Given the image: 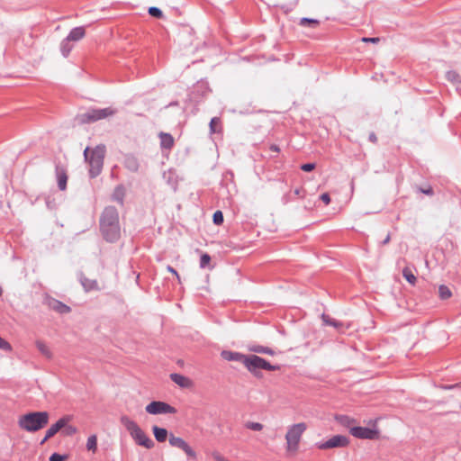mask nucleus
<instances>
[{
  "mask_svg": "<svg viewBox=\"0 0 461 461\" xmlns=\"http://www.w3.org/2000/svg\"><path fill=\"white\" fill-rule=\"evenodd\" d=\"M49 438H47V434H45V437L41 439L40 442L41 445H43Z\"/></svg>",
  "mask_w": 461,
  "mask_h": 461,
  "instance_id": "51",
  "label": "nucleus"
},
{
  "mask_svg": "<svg viewBox=\"0 0 461 461\" xmlns=\"http://www.w3.org/2000/svg\"><path fill=\"white\" fill-rule=\"evenodd\" d=\"M316 164L315 163H305L301 165L300 168L304 172H311L313 169H315Z\"/></svg>",
  "mask_w": 461,
  "mask_h": 461,
  "instance_id": "42",
  "label": "nucleus"
},
{
  "mask_svg": "<svg viewBox=\"0 0 461 461\" xmlns=\"http://www.w3.org/2000/svg\"><path fill=\"white\" fill-rule=\"evenodd\" d=\"M125 167L131 172H136L139 169L138 159L133 156H127L124 160Z\"/></svg>",
  "mask_w": 461,
  "mask_h": 461,
  "instance_id": "23",
  "label": "nucleus"
},
{
  "mask_svg": "<svg viewBox=\"0 0 461 461\" xmlns=\"http://www.w3.org/2000/svg\"><path fill=\"white\" fill-rule=\"evenodd\" d=\"M320 22L316 19L303 17L300 20L299 25L303 27L315 28L319 25Z\"/></svg>",
  "mask_w": 461,
  "mask_h": 461,
  "instance_id": "28",
  "label": "nucleus"
},
{
  "mask_svg": "<svg viewBox=\"0 0 461 461\" xmlns=\"http://www.w3.org/2000/svg\"><path fill=\"white\" fill-rule=\"evenodd\" d=\"M167 271H168V272H170V273H172L174 276H176V277L177 278L178 283H181L180 276H179V275H178L177 271H176L173 267H171V266H167Z\"/></svg>",
  "mask_w": 461,
  "mask_h": 461,
  "instance_id": "44",
  "label": "nucleus"
},
{
  "mask_svg": "<svg viewBox=\"0 0 461 461\" xmlns=\"http://www.w3.org/2000/svg\"><path fill=\"white\" fill-rule=\"evenodd\" d=\"M350 434L361 439H376L379 438V430L377 429H370L367 427L354 426L350 428Z\"/></svg>",
  "mask_w": 461,
  "mask_h": 461,
  "instance_id": "10",
  "label": "nucleus"
},
{
  "mask_svg": "<svg viewBox=\"0 0 461 461\" xmlns=\"http://www.w3.org/2000/svg\"><path fill=\"white\" fill-rule=\"evenodd\" d=\"M116 111L111 107L90 108L85 113L77 115L76 120L79 124H89L99 120L113 115Z\"/></svg>",
  "mask_w": 461,
  "mask_h": 461,
  "instance_id": "6",
  "label": "nucleus"
},
{
  "mask_svg": "<svg viewBox=\"0 0 461 461\" xmlns=\"http://www.w3.org/2000/svg\"><path fill=\"white\" fill-rule=\"evenodd\" d=\"M349 444V439L344 435H335L323 442L316 443V447L321 450L330 448L346 447Z\"/></svg>",
  "mask_w": 461,
  "mask_h": 461,
  "instance_id": "9",
  "label": "nucleus"
},
{
  "mask_svg": "<svg viewBox=\"0 0 461 461\" xmlns=\"http://www.w3.org/2000/svg\"><path fill=\"white\" fill-rule=\"evenodd\" d=\"M145 411L149 414L159 415V414H175L176 409L167 402L161 401H152L145 407Z\"/></svg>",
  "mask_w": 461,
  "mask_h": 461,
  "instance_id": "8",
  "label": "nucleus"
},
{
  "mask_svg": "<svg viewBox=\"0 0 461 461\" xmlns=\"http://www.w3.org/2000/svg\"><path fill=\"white\" fill-rule=\"evenodd\" d=\"M210 91L208 84L206 82H198L194 88L193 95L204 96Z\"/></svg>",
  "mask_w": 461,
  "mask_h": 461,
  "instance_id": "21",
  "label": "nucleus"
},
{
  "mask_svg": "<svg viewBox=\"0 0 461 461\" xmlns=\"http://www.w3.org/2000/svg\"><path fill=\"white\" fill-rule=\"evenodd\" d=\"M49 418L47 411H31L19 417L18 426L27 432H36L48 424Z\"/></svg>",
  "mask_w": 461,
  "mask_h": 461,
  "instance_id": "2",
  "label": "nucleus"
},
{
  "mask_svg": "<svg viewBox=\"0 0 461 461\" xmlns=\"http://www.w3.org/2000/svg\"><path fill=\"white\" fill-rule=\"evenodd\" d=\"M62 429V434L65 436H73L77 431L76 427L68 424H66Z\"/></svg>",
  "mask_w": 461,
  "mask_h": 461,
  "instance_id": "37",
  "label": "nucleus"
},
{
  "mask_svg": "<svg viewBox=\"0 0 461 461\" xmlns=\"http://www.w3.org/2000/svg\"><path fill=\"white\" fill-rule=\"evenodd\" d=\"M438 295L440 299L447 300L451 297L452 293L447 285H441L438 287Z\"/></svg>",
  "mask_w": 461,
  "mask_h": 461,
  "instance_id": "31",
  "label": "nucleus"
},
{
  "mask_svg": "<svg viewBox=\"0 0 461 461\" xmlns=\"http://www.w3.org/2000/svg\"><path fill=\"white\" fill-rule=\"evenodd\" d=\"M321 319L323 322L327 325L333 326L335 328H340L343 326V324L340 321L330 318L329 315L322 314Z\"/></svg>",
  "mask_w": 461,
  "mask_h": 461,
  "instance_id": "32",
  "label": "nucleus"
},
{
  "mask_svg": "<svg viewBox=\"0 0 461 461\" xmlns=\"http://www.w3.org/2000/svg\"><path fill=\"white\" fill-rule=\"evenodd\" d=\"M224 217L221 211H216L212 215V221L215 225H221L223 223Z\"/></svg>",
  "mask_w": 461,
  "mask_h": 461,
  "instance_id": "36",
  "label": "nucleus"
},
{
  "mask_svg": "<svg viewBox=\"0 0 461 461\" xmlns=\"http://www.w3.org/2000/svg\"><path fill=\"white\" fill-rule=\"evenodd\" d=\"M36 348H38V350L47 358H51L52 357V353L50 351V349L49 348V347L41 340H37L36 341Z\"/></svg>",
  "mask_w": 461,
  "mask_h": 461,
  "instance_id": "25",
  "label": "nucleus"
},
{
  "mask_svg": "<svg viewBox=\"0 0 461 461\" xmlns=\"http://www.w3.org/2000/svg\"><path fill=\"white\" fill-rule=\"evenodd\" d=\"M220 122L221 120L218 117H213L211 119V122L209 123L211 133H216L218 131V130L216 129V125L220 124Z\"/></svg>",
  "mask_w": 461,
  "mask_h": 461,
  "instance_id": "39",
  "label": "nucleus"
},
{
  "mask_svg": "<svg viewBox=\"0 0 461 461\" xmlns=\"http://www.w3.org/2000/svg\"><path fill=\"white\" fill-rule=\"evenodd\" d=\"M86 35V30L83 26H78L73 28L69 33L68 34L67 38L70 41H78L81 39H83Z\"/></svg>",
  "mask_w": 461,
  "mask_h": 461,
  "instance_id": "17",
  "label": "nucleus"
},
{
  "mask_svg": "<svg viewBox=\"0 0 461 461\" xmlns=\"http://www.w3.org/2000/svg\"><path fill=\"white\" fill-rule=\"evenodd\" d=\"M306 424L303 422L291 426L285 435L288 451H296L303 433L306 429Z\"/></svg>",
  "mask_w": 461,
  "mask_h": 461,
  "instance_id": "7",
  "label": "nucleus"
},
{
  "mask_svg": "<svg viewBox=\"0 0 461 461\" xmlns=\"http://www.w3.org/2000/svg\"><path fill=\"white\" fill-rule=\"evenodd\" d=\"M56 177L59 190L64 191L67 188L68 175L66 168L60 164L56 165Z\"/></svg>",
  "mask_w": 461,
  "mask_h": 461,
  "instance_id": "15",
  "label": "nucleus"
},
{
  "mask_svg": "<svg viewBox=\"0 0 461 461\" xmlns=\"http://www.w3.org/2000/svg\"><path fill=\"white\" fill-rule=\"evenodd\" d=\"M211 261V257L209 254L204 253L200 258V267L205 268Z\"/></svg>",
  "mask_w": 461,
  "mask_h": 461,
  "instance_id": "38",
  "label": "nucleus"
},
{
  "mask_svg": "<svg viewBox=\"0 0 461 461\" xmlns=\"http://www.w3.org/2000/svg\"><path fill=\"white\" fill-rule=\"evenodd\" d=\"M446 78L447 79V81L453 84H457L461 82L459 74L455 70L447 71L446 73Z\"/></svg>",
  "mask_w": 461,
  "mask_h": 461,
  "instance_id": "33",
  "label": "nucleus"
},
{
  "mask_svg": "<svg viewBox=\"0 0 461 461\" xmlns=\"http://www.w3.org/2000/svg\"><path fill=\"white\" fill-rule=\"evenodd\" d=\"M148 13L150 16L154 18L160 19L163 17V12L161 11V9L156 6L149 7Z\"/></svg>",
  "mask_w": 461,
  "mask_h": 461,
  "instance_id": "34",
  "label": "nucleus"
},
{
  "mask_svg": "<svg viewBox=\"0 0 461 461\" xmlns=\"http://www.w3.org/2000/svg\"><path fill=\"white\" fill-rule=\"evenodd\" d=\"M221 357L226 361H235L244 364L247 355L236 351L222 350Z\"/></svg>",
  "mask_w": 461,
  "mask_h": 461,
  "instance_id": "16",
  "label": "nucleus"
},
{
  "mask_svg": "<svg viewBox=\"0 0 461 461\" xmlns=\"http://www.w3.org/2000/svg\"><path fill=\"white\" fill-rule=\"evenodd\" d=\"M122 424L130 433L131 437L136 442V444L142 446L148 449L154 447L152 439L140 429V427L128 416H122L121 418Z\"/></svg>",
  "mask_w": 461,
  "mask_h": 461,
  "instance_id": "5",
  "label": "nucleus"
},
{
  "mask_svg": "<svg viewBox=\"0 0 461 461\" xmlns=\"http://www.w3.org/2000/svg\"><path fill=\"white\" fill-rule=\"evenodd\" d=\"M369 140L373 143H376L377 138L376 135L374 132H371L368 137Z\"/></svg>",
  "mask_w": 461,
  "mask_h": 461,
  "instance_id": "49",
  "label": "nucleus"
},
{
  "mask_svg": "<svg viewBox=\"0 0 461 461\" xmlns=\"http://www.w3.org/2000/svg\"><path fill=\"white\" fill-rule=\"evenodd\" d=\"M402 276L407 280L408 283L414 285L416 283V276L412 273V271L409 267H404L402 269Z\"/></svg>",
  "mask_w": 461,
  "mask_h": 461,
  "instance_id": "29",
  "label": "nucleus"
},
{
  "mask_svg": "<svg viewBox=\"0 0 461 461\" xmlns=\"http://www.w3.org/2000/svg\"><path fill=\"white\" fill-rule=\"evenodd\" d=\"M390 240H391V236L390 234H387V236L385 237V239L381 242L382 245H386L390 242Z\"/></svg>",
  "mask_w": 461,
  "mask_h": 461,
  "instance_id": "50",
  "label": "nucleus"
},
{
  "mask_svg": "<svg viewBox=\"0 0 461 461\" xmlns=\"http://www.w3.org/2000/svg\"><path fill=\"white\" fill-rule=\"evenodd\" d=\"M420 191L427 195H432L434 194L433 189L431 187H428L426 189L420 188Z\"/></svg>",
  "mask_w": 461,
  "mask_h": 461,
  "instance_id": "45",
  "label": "nucleus"
},
{
  "mask_svg": "<svg viewBox=\"0 0 461 461\" xmlns=\"http://www.w3.org/2000/svg\"><path fill=\"white\" fill-rule=\"evenodd\" d=\"M2 294H3V289H2V287L0 286V296L2 295Z\"/></svg>",
  "mask_w": 461,
  "mask_h": 461,
  "instance_id": "52",
  "label": "nucleus"
},
{
  "mask_svg": "<svg viewBox=\"0 0 461 461\" xmlns=\"http://www.w3.org/2000/svg\"><path fill=\"white\" fill-rule=\"evenodd\" d=\"M320 198L325 204H329L330 203V196L328 193H323Z\"/></svg>",
  "mask_w": 461,
  "mask_h": 461,
  "instance_id": "43",
  "label": "nucleus"
},
{
  "mask_svg": "<svg viewBox=\"0 0 461 461\" xmlns=\"http://www.w3.org/2000/svg\"><path fill=\"white\" fill-rule=\"evenodd\" d=\"M168 441L172 447L182 449L186 454L188 459L196 458L195 451L182 438L170 434Z\"/></svg>",
  "mask_w": 461,
  "mask_h": 461,
  "instance_id": "11",
  "label": "nucleus"
},
{
  "mask_svg": "<svg viewBox=\"0 0 461 461\" xmlns=\"http://www.w3.org/2000/svg\"><path fill=\"white\" fill-rule=\"evenodd\" d=\"M86 448L94 453L97 450V437L95 435H91L87 438Z\"/></svg>",
  "mask_w": 461,
  "mask_h": 461,
  "instance_id": "30",
  "label": "nucleus"
},
{
  "mask_svg": "<svg viewBox=\"0 0 461 461\" xmlns=\"http://www.w3.org/2000/svg\"><path fill=\"white\" fill-rule=\"evenodd\" d=\"M78 280L86 292L100 290L97 281L87 278L82 272L78 274Z\"/></svg>",
  "mask_w": 461,
  "mask_h": 461,
  "instance_id": "13",
  "label": "nucleus"
},
{
  "mask_svg": "<svg viewBox=\"0 0 461 461\" xmlns=\"http://www.w3.org/2000/svg\"><path fill=\"white\" fill-rule=\"evenodd\" d=\"M67 458H68L67 455H61V454H59V453H53L50 456V461H65V460H67Z\"/></svg>",
  "mask_w": 461,
  "mask_h": 461,
  "instance_id": "41",
  "label": "nucleus"
},
{
  "mask_svg": "<svg viewBox=\"0 0 461 461\" xmlns=\"http://www.w3.org/2000/svg\"><path fill=\"white\" fill-rule=\"evenodd\" d=\"M170 379L182 388H186L190 385V380L185 375L177 373L171 374Z\"/></svg>",
  "mask_w": 461,
  "mask_h": 461,
  "instance_id": "19",
  "label": "nucleus"
},
{
  "mask_svg": "<svg viewBox=\"0 0 461 461\" xmlns=\"http://www.w3.org/2000/svg\"><path fill=\"white\" fill-rule=\"evenodd\" d=\"M245 427L249 429L254 430V431H260L263 429L264 426L263 424L259 422H254V421H248L245 423Z\"/></svg>",
  "mask_w": 461,
  "mask_h": 461,
  "instance_id": "35",
  "label": "nucleus"
},
{
  "mask_svg": "<svg viewBox=\"0 0 461 461\" xmlns=\"http://www.w3.org/2000/svg\"><path fill=\"white\" fill-rule=\"evenodd\" d=\"M160 140V146L165 149H171L174 146V138L170 133L160 132L158 134Z\"/></svg>",
  "mask_w": 461,
  "mask_h": 461,
  "instance_id": "18",
  "label": "nucleus"
},
{
  "mask_svg": "<svg viewBox=\"0 0 461 461\" xmlns=\"http://www.w3.org/2000/svg\"><path fill=\"white\" fill-rule=\"evenodd\" d=\"M105 151L106 149L104 144L97 145L92 149L89 147L85 149L84 158L89 165V176L91 178H95L101 174Z\"/></svg>",
  "mask_w": 461,
  "mask_h": 461,
  "instance_id": "3",
  "label": "nucleus"
},
{
  "mask_svg": "<svg viewBox=\"0 0 461 461\" xmlns=\"http://www.w3.org/2000/svg\"><path fill=\"white\" fill-rule=\"evenodd\" d=\"M213 457H214L215 461H228L222 456H221L219 453L214 454Z\"/></svg>",
  "mask_w": 461,
  "mask_h": 461,
  "instance_id": "48",
  "label": "nucleus"
},
{
  "mask_svg": "<svg viewBox=\"0 0 461 461\" xmlns=\"http://www.w3.org/2000/svg\"><path fill=\"white\" fill-rule=\"evenodd\" d=\"M124 199V188L122 185H118L113 194V200L119 203L120 204H123Z\"/></svg>",
  "mask_w": 461,
  "mask_h": 461,
  "instance_id": "26",
  "label": "nucleus"
},
{
  "mask_svg": "<svg viewBox=\"0 0 461 461\" xmlns=\"http://www.w3.org/2000/svg\"><path fill=\"white\" fill-rule=\"evenodd\" d=\"M362 41H363L364 42H372V43H376V42H378L380 40H379V38H375V37H374V38H366V37H365V38H363V39H362Z\"/></svg>",
  "mask_w": 461,
  "mask_h": 461,
  "instance_id": "46",
  "label": "nucleus"
},
{
  "mask_svg": "<svg viewBox=\"0 0 461 461\" xmlns=\"http://www.w3.org/2000/svg\"><path fill=\"white\" fill-rule=\"evenodd\" d=\"M336 420L342 426L347 427L350 429L352 428V424L356 422V420L350 418L348 415H337L335 417Z\"/></svg>",
  "mask_w": 461,
  "mask_h": 461,
  "instance_id": "24",
  "label": "nucleus"
},
{
  "mask_svg": "<svg viewBox=\"0 0 461 461\" xmlns=\"http://www.w3.org/2000/svg\"><path fill=\"white\" fill-rule=\"evenodd\" d=\"M47 304L50 309L60 314H67L71 312V308L69 306L52 297H49L47 299Z\"/></svg>",
  "mask_w": 461,
  "mask_h": 461,
  "instance_id": "12",
  "label": "nucleus"
},
{
  "mask_svg": "<svg viewBox=\"0 0 461 461\" xmlns=\"http://www.w3.org/2000/svg\"><path fill=\"white\" fill-rule=\"evenodd\" d=\"M69 420V416H63L56 423L52 424L46 431L47 438L54 437Z\"/></svg>",
  "mask_w": 461,
  "mask_h": 461,
  "instance_id": "14",
  "label": "nucleus"
},
{
  "mask_svg": "<svg viewBox=\"0 0 461 461\" xmlns=\"http://www.w3.org/2000/svg\"><path fill=\"white\" fill-rule=\"evenodd\" d=\"M249 350L258 354H266L273 356L275 355V351L268 347L261 346V345H252L249 347Z\"/></svg>",
  "mask_w": 461,
  "mask_h": 461,
  "instance_id": "22",
  "label": "nucleus"
},
{
  "mask_svg": "<svg viewBox=\"0 0 461 461\" xmlns=\"http://www.w3.org/2000/svg\"><path fill=\"white\" fill-rule=\"evenodd\" d=\"M154 437L158 442H165L167 438L168 432L166 429L158 426L152 427Z\"/></svg>",
  "mask_w": 461,
  "mask_h": 461,
  "instance_id": "20",
  "label": "nucleus"
},
{
  "mask_svg": "<svg viewBox=\"0 0 461 461\" xmlns=\"http://www.w3.org/2000/svg\"><path fill=\"white\" fill-rule=\"evenodd\" d=\"M71 41L66 37L60 43V51L64 57H68L73 49Z\"/></svg>",
  "mask_w": 461,
  "mask_h": 461,
  "instance_id": "27",
  "label": "nucleus"
},
{
  "mask_svg": "<svg viewBox=\"0 0 461 461\" xmlns=\"http://www.w3.org/2000/svg\"><path fill=\"white\" fill-rule=\"evenodd\" d=\"M99 228L105 241L114 243L120 240L119 212L114 206L109 205L104 209L99 219Z\"/></svg>",
  "mask_w": 461,
  "mask_h": 461,
  "instance_id": "1",
  "label": "nucleus"
},
{
  "mask_svg": "<svg viewBox=\"0 0 461 461\" xmlns=\"http://www.w3.org/2000/svg\"><path fill=\"white\" fill-rule=\"evenodd\" d=\"M0 349L5 352H11L13 348L7 340L0 337Z\"/></svg>",
  "mask_w": 461,
  "mask_h": 461,
  "instance_id": "40",
  "label": "nucleus"
},
{
  "mask_svg": "<svg viewBox=\"0 0 461 461\" xmlns=\"http://www.w3.org/2000/svg\"><path fill=\"white\" fill-rule=\"evenodd\" d=\"M243 365L258 379L263 377L261 370L277 371L280 369L278 365H272L265 358L255 354L247 355Z\"/></svg>",
  "mask_w": 461,
  "mask_h": 461,
  "instance_id": "4",
  "label": "nucleus"
},
{
  "mask_svg": "<svg viewBox=\"0 0 461 461\" xmlns=\"http://www.w3.org/2000/svg\"><path fill=\"white\" fill-rule=\"evenodd\" d=\"M269 149L273 152H276V153L280 152V148L276 144H271L269 146Z\"/></svg>",
  "mask_w": 461,
  "mask_h": 461,
  "instance_id": "47",
  "label": "nucleus"
}]
</instances>
